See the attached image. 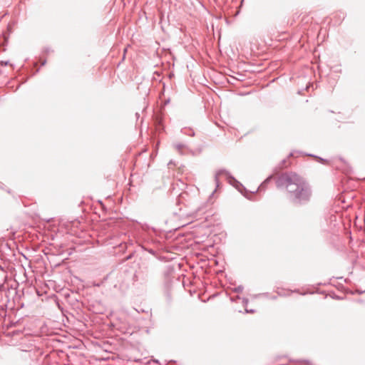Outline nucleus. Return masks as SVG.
Listing matches in <instances>:
<instances>
[{"label": "nucleus", "instance_id": "f257e3e1", "mask_svg": "<svg viewBox=\"0 0 365 365\" xmlns=\"http://www.w3.org/2000/svg\"><path fill=\"white\" fill-rule=\"evenodd\" d=\"M279 183V186L284 187L290 193H294V197L299 200H306L309 198L311 192L309 187L295 173L282 175Z\"/></svg>", "mask_w": 365, "mask_h": 365}, {"label": "nucleus", "instance_id": "f03ea898", "mask_svg": "<svg viewBox=\"0 0 365 365\" xmlns=\"http://www.w3.org/2000/svg\"><path fill=\"white\" fill-rule=\"evenodd\" d=\"M221 177H225L230 184H232L233 182H236L235 179L230 175L228 171L223 169L219 170L216 172L215 175V181L217 187H218L220 185V178Z\"/></svg>", "mask_w": 365, "mask_h": 365}, {"label": "nucleus", "instance_id": "7ed1b4c3", "mask_svg": "<svg viewBox=\"0 0 365 365\" xmlns=\"http://www.w3.org/2000/svg\"><path fill=\"white\" fill-rule=\"evenodd\" d=\"M272 175H271L269 177H268L259 187H258V190L259 191H262L263 190L265 189L267 183H269L271 180H272Z\"/></svg>", "mask_w": 365, "mask_h": 365}, {"label": "nucleus", "instance_id": "20e7f679", "mask_svg": "<svg viewBox=\"0 0 365 365\" xmlns=\"http://www.w3.org/2000/svg\"><path fill=\"white\" fill-rule=\"evenodd\" d=\"M182 132L185 134L189 135L190 136H194L195 135L194 131L192 130H191V129H186V128H185Z\"/></svg>", "mask_w": 365, "mask_h": 365}, {"label": "nucleus", "instance_id": "39448f33", "mask_svg": "<svg viewBox=\"0 0 365 365\" xmlns=\"http://www.w3.org/2000/svg\"><path fill=\"white\" fill-rule=\"evenodd\" d=\"M236 292H241L243 290V287L242 286H239L235 289Z\"/></svg>", "mask_w": 365, "mask_h": 365}, {"label": "nucleus", "instance_id": "423d86ee", "mask_svg": "<svg viewBox=\"0 0 365 365\" xmlns=\"http://www.w3.org/2000/svg\"><path fill=\"white\" fill-rule=\"evenodd\" d=\"M301 195H302V196H304V195H305V192H301Z\"/></svg>", "mask_w": 365, "mask_h": 365}, {"label": "nucleus", "instance_id": "0eeeda50", "mask_svg": "<svg viewBox=\"0 0 365 365\" xmlns=\"http://www.w3.org/2000/svg\"><path fill=\"white\" fill-rule=\"evenodd\" d=\"M181 148V145H178V148L180 149Z\"/></svg>", "mask_w": 365, "mask_h": 365}, {"label": "nucleus", "instance_id": "6e6552de", "mask_svg": "<svg viewBox=\"0 0 365 365\" xmlns=\"http://www.w3.org/2000/svg\"><path fill=\"white\" fill-rule=\"evenodd\" d=\"M0 188H1V189H3V187H2V186H1V185H0Z\"/></svg>", "mask_w": 365, "mask_h": 365}]
</instances>
